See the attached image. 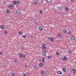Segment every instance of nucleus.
I'll return each mask as SVG.
<instances>
[{"mask_svg": "<svg viewBox=\"0 0 76 76\" xmlns=\"http://www.w3.org/2000/svg\"><path fill=\"white\" fill-rule=\"evenodd\" d=\"M52 1H53V0H45L46 2L48 3H52Z\"/></svg>", "mask_w": 76, "mask_h": 76, "instance_id": "obj_1", "label": "nucleus"}, {"mask_svg": "<svg viewBox=\"0 0 76 76\" xmlns=\"http://www.w3.org/2000/svg\"><path fill=\"white\" fill-rule=\"evenodd\" d=\"M39 28L40 31H42L43 30V28L41 26H39Z\"/></svg>", "mask_w": 76, "mask_h": 76, "instance_id": "obj_2", "label": "nucleus"}, {"mask_svg": "<svg viewBox=\"0 0 76 76\" xmlns=\"http://www.w3.org/2000/svg\"><path fill=\"white\" fill-rule=\"evenodd\" d=\"M42 54L43 56H46V55H47V53L46 52L44 51L42 52Z\"/></svg>", "mask_w": 76, "mask_h": 76, "instance_id": "obj_3", "label": "nucleus"}, {"mask_svg": "<svg viewBox=\"0 0 76 76\" xmlns=\"http://www.w3.org/2000/svg\"><path fill=\"white\" fill-rule=\"evenodd\" d=\"M38 1H37V0H35L34 1V4H38Z\"/></svg>", "mask_w": 76, "mask_h": 76, "instance_id": "obj_4", "label": "nucleus"}, {"mask_svg": "<svg viewBox=\"0 0 76 76\" xmlns=\"http://www.w3.org/2000/svg\"><path fill=\"white\" fill-rule=\"evenodd\" d=\"M70 38L71 39L73 40L75 39V37L74 36H71Z\"/></svg>", "mask_w": 76, "mask_h": 76, "instance_id": "obj_5", "label": "nucleus"}, {"mask_svg": "<svg viewBox=\"0 0 76 76\" xmlns=\"http://www.w3.org/2000/svg\"><path fill=\"white\" fill-rule=\"evenodd\" d=\"M14 7V5H11L10 6V9H13Z\"/></svg>", "mask_w": 76, "mask_h": 76, "instance_id": "obj_6", "label": "nucleus"}, {"mask_svg": "<svg viewBox=\"0 0 76 76\" xmlns=\"http://www.w3.org/2000/svg\"><path fill=\"white\" fill-rule=\"evenodd\" d=\"M58 74H59V75H61L62 74V72L60 71H59L57 72Z\"/></svg>", "mask_w": 76, "mask_h": 76, "instance_id": "obj_7", "label": "nucleus"}, {"mask_svg": "<svg viewBox=\"0 0 76 76\" xmlns=\"http://www.w3.org/2000/svg\"><path fill=\"white\" fill-rule=\"evenodd\" d=\"M0 27L1 29H4V26L3 25H1L0 26Z\"/></svg>", "mask_w": 76, "mask_h": 76, "instance_id": "obj_8", "label": "nucleus"}, {"mask_svg": "<svg viewBox=\"0 0 76 76\" xmlns=\"http://www.w3.org/2000/svg\"><path fill=\"white\" fill-rule=\"evenodd\" d=\"M19 57L20 58H22L23 57V54H20L19 55Z\"/></svg>", "mask_w": 76, "mask_h": 76, "instance_id": "obj_9", "label": "nucleus"}, {"mask_svg": "<svg viewBox=\"0 0 76 76\" xmlns=\"http://www.w3.org/2000/svg\"><path fill=\"white\" fill-rule=\"evenodd\" d=\"M64 58L65 60H67V57L66 56L64 57Z\"/></svg>", "mask_w": 76, "mask_h": 76, "instance_id": "obj_10", "label": "nucleus"}, {"mask_svg": "<svg viewBox=\"0 0 76 76\" xmlns=\"http://www.w3.org/2000/svg\"><path fill=\"white\" fill-rule=\"evenodd\" d=\"M72 71L74 73H76V70H75V69H72Z\"/></svg>", "mask_w": 76, "mask_h": 76, "instance_id": "obj_11", "label": "nucleus"}, {"mask_svg": "<svg viewBox=\"0 0 76 76\" xmlns=\"http://www.w3.org/2000/svg\"><path fill=\"white\" fill-rule=\"evenodd\" d=\"M39 66L40 67H42V66H43V64L42 63H41L39 64Z\"/></svg>", "mask_w": 76, "mask_h": 76, "instance_id": "obj_12", "label": "nucleus"}, {"mask_svg": "<svg viewBox=\"0 0 76 76\" xmlns=\"http://www.w3.org/2000/svg\"><path fill=\"white\" fill-rule=\"evenodd\" d=\"M6 11L7 13H10V11H9V10L8 9H7Z\"/></svg>", "mask_w": 76, "mask_h": 76, "instance_id": "obj_13", "label": "nucleus"}, {"mask_svg": "<svg viewBox=\"0 0 76 76\" xmlns=\"http://www.w3.org/2000/svg\"><path fill=\"white\" fill-rule=\"evenodd\" d=\"M17 2L16 1H13V4H16Z\"/></svg>", "mask_w": 76, "mask_h": 76, "instance_id": "obj_14", "label": "nucleus"}, {"mask_svg": "<svg viewBox=\"0 0 76 76\" xmlns=\"http://www.w3.org/2000/svg\"><path fill=\"white\" fill-rule=\"evenodd\" d=\"M45 59V58H43L42 60V62H45V61L44 60Z\"/></svg>", "mask_w": 76, "mask_h": 76, "instance_id": "obj_15", "label": "nucleus"}, {"mask_svg": "<svg viewBox=\"0 0 76 76\" xmlns=\"http://www.w3.org/2000/svg\"><path fill=\"white\" fill-rule=\"evenodd\" d=\"M58 37H61V34H60V33L58 34Z\"/></svg>", "mask_w": 76, "mask_h": 76, "instance_id": "obj_16", "label": "nucleus"}, {"mask_svg": "<svg viewBox=\"0 0 76 76\" xmlns=\"http://www.w3.org/2000/svg\"><path fill=\"white\" fill-rule=\"evenodd\" d=\"M51 41H54V39L53 38H51L50 39Z\"/></svg>", "mask_w": 76, "mask_h": 76, "instance_id": "obj_17", "label": "nucleus"}, {"mask_svg": "<svg viewBox=\"0 0 76 76\" xmlns=\"http://www.w3.org/2000/svg\"><path fill=\"white\" fill-rule=\"evenodd\" d=\"M63 32L64 33H66L67 30H66L65 29L63 30Z\"/></svg>", "mask_w": 76, "mask_h": 76, "instance_id": "obj_18", "label": "nucleus"}, {"mask_svg": "<svg viewBox=\"0 0 76 76\" xmlns=\"http://www.w3.org/2000/svg\"><path fill=\"white\" fill-rule=\"evenodd\" d=\"M63 70L64 72H66V68H63Z\"/></svg>", "mask_w": 76, "mask_h": 76, "instance_id": "obj_19", "label": "nucleus"}, {"mask_svg": "<svg viewBox=\"0 0 76 76\" xmlns=\"http://www.w3.org/2000/svg\"><path fill=\"white\" fill-rule=\"evenodd\" d=\"M68 8H67V7H65V10H66V11H67V10H68Z\"/></svg>", "mask_w": 76, "mask_h": 76, "instance_id": "obj_20", "label": "nucleus"}, {"mask_svg": "<svg viewBox=\"0 0 76 76\" xmlns=\"http://www.w3.org/2000/svg\"><path fill=\"white\" fill-rule=\"evenodd\" d=\"M41 73L42 75H44V74H45V72L44 71H42L41 72Z\"/></svg>", "mask_w": 76, "mask_h": 76, "instance_id": "obj_21", "label": "nucleus"}, {"mask_svg": "<svg viewBox=\"0 0 76 76\" xmlns=\"http://www.w3.org/2000/svg\"><path fill=\"white\" fill-rule=\"evenodd\" d=\"M16 2V4H19V3H20V2H19V1H17Z\"/></svg>", "mask_w": 76, "mask_h": 76, "instance_id": "obj_22", "label": "nucleus"}, {"mask_svg": "<svg viewBox=\"0 0 76 76\" xmlns=\"http://www.w3.org/2000/svg\"><path fill=\"white\" fill-rule=\"evenodd\" d=\"M19 35H21L22 34H23V33H22V32H19Z\"/></svg>", "mask_w": 76, "mask_h": 76, "instance_id": "obj_23", "label": "nucleus"}, {"mask_svg": "<svg viewBox=\"0 0 76 76\" xmlns=\"http://www.w3.org/2000/svg\"><path fill=\"white\" fill-rule=\"evenodd\" d=\"M44 46H45V44H43V45L42 46V48L44 47Z\"/></svg>", "mask_w": 76, "mask_h": 76, "instance_id": "obj_24", "label": "nucleus"}, {"mask_svg": "<svg viewBox=\"0 0 76 76\" xmlns=\"http://www.w3.org/2000/svg\"><path fill=\"white\" fill-rule=\"evenodd\" d=\"M12 76H15V74L14 73H12Z\"/></svg>", "mask_w": 76, "mask_h": 76, "instance_id": "obj_25", "label": "nucleus"}, {"mask_svg": "<svg viewBox=\"0 0 76 76\" xmlns=\"http://www.w3.org/2000/svg\"><path fill=\"white\" fill-rule=\"evenodd\" d=\"M67 33H68V34H69V35H70V34H71V32L69 31Z\"/></svg>", "mask_w": 76, "mask_h": 76, "instance_id": "obj_26", "label": "nucleus"}, {"mask_svg": "<svg viewBox=\"0 0 76 76\" xmlns=\"http://www.w3.org/2000/svg\"><path fill=\"white\" fill-rule=\"evenodd\" d=\"M42 48L43 50H45V49H46V48H47L45 47H44Z\"/></svg>", "mask_w": 76, "mask_h": 76, "instance_id": "obj_27", "label": "nucleus"}, {"mask_svg": "<svg viewBox=\"0 0 76 76\" xmlns=\"http://www.w3.org/2000/svg\"><path fill=\"white\" fill-rule=\"evenodd\" d=\"M48 58L49 59H51V56H49L48 57Z\"/></svg>", "mask_w": 76, "mask_h": 76, "instance_id": "obj_28", "label": "nucleus"}, {"mask_svg": "<svg viewBox=\"0 0 76 76\" xmlns=\"http://www.w3.org/2000/svg\"><path fill=\"white\" fill-rule=\"evenodd\" d=\"M58 8L59 10H61V7H58Z\"/></svg>", "mask_w": 76, "mask_h": 76, "instance_id": "obj_29", "label": "nucleus"}, {"mask_svg": "<svg viewBox=\"0 0 76 76\" xmlns=\"http://www.w3.org/2000/svg\"><path fill=\"white\" fill-rule=\"evenodd\" d=\"M68 52L69 53H72V51L70 50H69L68 51Z\"/></svg>", "mask_w": 76, "mask_h": 76, "instance_id": "obj_30", "label": "nucleus"}, {"mask_svg": "<svg viewBox=\"0 0 76 76\" xmlns=\"http://www.w3.org/2000/svg\"><path fill=\"white\" fill-rule=\"evenodd\" d=\"M26 57V56H25V55H24L23 56V58H25Z\"/></svg>", "mask_w": 76, "mask_h": 76, "instance_id": "obj_31", "label": "nucleus"}, {"mask_svg": "<svg viewBox=\"0 0 76 76\" xmlns=\"http://www.w3.org/2000/svg\"><path fill=\"white\" fill-rule=\"evenodd\" d=\"M56 55H58V56H59V53L58 52L56 53Z\"/></svg>", "mask_w": 76, "mask_h": 76, "instance_id": "obj_32", "label": "nucleus"}, {"mask_svg": "<svg viewBox=\"0 0 76 76\" xmlns=\"http://www.w3.org/2000/svg\"><path fill=\"white\" fill-rule=\"evenodd\" d=\"M40 13H42V11L40 10L39 11Z\"/></svg>", "mask_w": 76, "mask_h": 76, "instance_id": "obj_33", "label": "nucleus"}, {"mask_svg": "<svg viewBox=\"0 0 76 76\" xmlns=\"http://www.w3.org/2000/svg\"><path fill=\"white\" fill-rule=\"evenodd\" d=\"M4 33L5 34H7V31H4Z\"/></svg>", "mask_w": 76, "mask_h": 76, "instance_id": "obj_34", "label": "nucleus"}, {"mask_svg": "<svg viewBox=\"0 0 76 76\" xmlns=\"http://www.w3.org/2000/svg\"><path fill=\"white\" fill-rule=\"evenodd\" d=\"M24 66H25V67H28V66L27 64H26Z\"/></svg>", "mask_w": 76, "mask_h": 76, "instance_id": "obj_35", "label": "nucleus"}, {"mask_svg": "<svg viewBox=\"0 0 76 76\" xmlns=\"http://www.w3.org/2000/svg\"><path fill=\"white\" fill-rule=\"evenodd\" d=\"M21 13H22L21 12H20V13H18V14H19V15H20V14H21Z\"/></svg>", "mask_w": 76, "mask_h": 76, "instance_id": "obj_36", "label": "nucleus"}, {"mask_svg": "<svg viewBox=\"0 0 76 76\" xmlns=\"http://www.w3.org/2000/svg\"><path fill=\"white\" fill-rule=\"evenodd\" d=\"M62 61H64L65 60H64V59L63 58H62Z\"/></svg>", "mask_w": 76, "mask_h": 76, "instance_id": "obj_37", "label": "nucleus"}, {"mask_svg": "<svg viewBox=\"0 0 76 76\" xmlns=\"http://www.w3.org/2000/svg\"><path fill=\"white\" fill-rule=\"evenodd\" d=\"M15 62H18V61L17 59H15Z\"/></svg>", "mask_w": 76, "mask_h": 76, "instance_id": "obj_38", "label": "nucleus"}, {"mask_svg": "<svg viewBox=\"0 0 76 76\" xmlns=\"http://www.w3.org/2000/svg\"><path fill=\"white\" fill-rule=\"evenodd\" d=\"M18 11L19 12V11H15V13H18Z\"/></svg>", "mask_w": 76, "mask_h": 76, "instance_id": "obj_39", "label": "nucleus"}, {"mask_svg": "<svg viewBox=\"0 0 76 76\" xmlns=\"http://www.w3.org/2000/svg\"><path fill=\"white\" fill-rule=\"evenodd\" d=\"M3 54V53L2 52H0V55H1Z\"/></svg>", "mask_w": 76, "mask_h": 76, "instance_id": "obj_40", "label": "nucleus"}, {"mask_svg": "<svg viewBox=\"0 0 76 76\" xmlns=\"http://www.w3.org/2000/svg\"><path fill=\"white\" fill-rule=\"evenodd\" d=\"M34 68H36L37 67V66H36V65H34Z\"/></svg>", "mask_w": 76, "mask_h": 76, "instance_id": "obj_41", "label": "nucleus"}, {"mask_svg": "<svg viewBox=\"0 0 76 76\" xmlns=\"http://www.w3.org/2000/svg\"><path fill=\"white\" fill-rule=\"evenodd\" d=\"M72 2H74V0H71Z\"/></svg>", "mask_w": 76, "mask_h": 76, "instance_id": "obj_42", "label": "nucleus"}, {"mask_svg": "<svg viewBox=\"0 0 76 76\" xmlns=\"http://www.w3.org/2000/svg\"><path fill=\"white\" fill-rule=\"evenodd\" d=\"M44 51L45 52H47V50H44Z\"/></svg>", "mask_w": 76, "mask_h": 76, "instance_id": "obj_43", "label": "nucleus"}, {"mask_svg": "<svg viewBox=\"0 0 76 76\" xmlns=\"http://www.w3.org/2000/svg\"><path fill=\"white\" fill-rule=\"evenodd\" d=\"M3 3H4V4H6V3L5 2H3Z\"/></svg>", "mask_w": 76, "mask_h": 76, "instance_id": "obj_44", "label": "nucleus"}, {"mask_svg": "<svg viewBox=\"0 0 76 76\" xmlns=\"http://www.w3.org/2000/svg\"><path fill=\"white\" fill-rule=\"evenodd\" d=\"M30 38H33V37L32 36H30Z\"/></svg>", "mask_w": 76, "mask_h": 76, "instance_id": "obj_45", "label": "nucleus"}, {"mask_svg": "<svg viewBox=\"0 0 76 76\" xmlns=\"http://www.w3.org/2000/svg\"><path fill=\"white\" fill-rule=\"evenodd\" d=\"M23 76H26V74H24Z\"/></svg>", "mask_w": 76, "mask_h": 76, "instance_id": "obj_46", "label": "nucleus"}, {"mask_svg": "<svg viewBox=\"0 0 76 76\" xmlns=\"http://www.w3.org/2000/svg\"><path fill=\"white\" fill-rule=\"evenodd\" d=\"M23 38H25V35H24L23 36Z\"/></svg>", "mask_w": 76, "mask_h": 76, "instance_id": "obj_47", "label": "nucleus"}, {"mask_svg": "<svg viewBox=\"0 0 76 76\" xmlns=\"http://www.w3.org/2000/svg\"><path fill=\"white\" fill-rule=\"evenodd\" d=\"M22 49H24V48H23V47H22Z\"/></svg>", "mask_w": 76, "mask_h": 76, "instance_id": "obj_48", "label": "nucleus"}, {"mask_svg": "<svg viewBox=\"0 0 76 76\" xmlns=\"http://www.w3.org/2000/svg\"><path fill=\"white\" fill-rule=\"evenodd\" d=\"M48 39H51V38H50V37H48Z\"/></svg>", "mask_w": 76, "mask_h": 76, "instance_id": "obj_49", "label": "nucleus"}, {"mask_svg": "<svg viewBox=\"0 0 76 76\" xmlns=\"http://www.w3.org/2000/svg\"><path fill=\"white\" fill-rule=\"evenodd\" d=\"M27 76H28V75H29V74L28 73L27 74Z\"/></svg>", "mask_w": 76, "mask_h": 76, "instance_id": "obj_50", "label": "nucleus"}, {"mask_svg": "<svg viewBox=\"0 0 76 76\" xmlns=\"http://www.w3.org/2000/svg\"><path fill=\"white\" fill-rule=\"evenodd\" d=\"M75 64H76V61L75 62Z\"/></svg>", "mask_w": 76, "mask_h": 76, "instance_id": "obj_51", "label": "nucleus"}, {"mask_svg": "<svg viewBox=\"0 0 76 76\" xmlns=\"http://www.w3.org/2000/svg\"><path fill=\"white\" fill-rule=\"evenodd\" d=\"M68 76H71L70 75H69Z\"/></svg>", "mask_w": 76, "mask_h": 76, "instance_id": "obj_52", "label": "nucleus"}, {"mask_svg": "<svg viewBox=\"0 0 76 76\" xmlns=\"http://www.w3.org/2000/svg\"><path fill=\"white\" fill-rule=\"evenodd\" d=\"M70 72H71V71H70Z\"/></svg>", "mask_w": 76, "mask_h": 76, "instance_id": "obj_53", "label": "nucleus"}]
</instances>
